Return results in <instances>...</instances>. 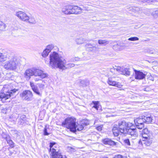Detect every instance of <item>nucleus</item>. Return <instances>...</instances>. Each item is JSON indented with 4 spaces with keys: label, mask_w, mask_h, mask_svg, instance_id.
I'll return each mask as SVG.
<instances>
[{
    "label": "nucleus",
    "mask_w": 158,
    "mask_h": 158,
    "mask_svg": "<svg viewBox=\"0 0 158 158\" xmlns=\"http://www.w3.org/2000/svg\"><path fill=\"white\" fill-rule=\"evenodd\" d=\"M15 15L19 19L23 21L27 22L29 16L24 12L19 11L15 12Z\"/></svg>",
    "instance_id": "9d476101"
},
{
    "label": "nucleus",
    "mask_w": 158,
    "mask_h": 158,
    "mask_svg": "<svg viewBox=\"0 0 158 158\" xmlns=\"http://www.w3.org/2000/svg\"><path fill=\"white\" fill-rule=\"evenodd\" d=\"M127 131L126 134H128L135 137L138 136V132L137 131L136 129H128L127 130Z\"/></svg>",
    "instance_id": "412c9836"
},
{
    "label": "nucleus",
    "mask_w": 158,
    "mask_h": 158,
    "mask_svg": "<svg viewBox=\"0 0 158 158\" xmlns=\"http://www.w3.org/2000/svg\"><path fill=\"white\" fill-rule=\"evenodd\" d=\"M20 96L23 99L30 101L32 97L33 94L30 91L27 90L23 91L20 94Z\"/></svg>",
    "instance_id": "1a4fd4ad"
},
{
    "label": "nucleus",
    "mask_w": 158,
    "mask_h": 158,
    "mask_svg": "<svg viewBox=\"0 0 158 158\" xmlns=\"http://www.w3.org/2000/svg\"><path fill=\"white\" fill-rule=\"evenodd\" d=\"M80 60V58L78 57H75L72 58L70 60V61L71 62H74L75 61H79Z\"/></svg>",
    "instance_id": "e433bc0d"
},
{
    "label": "nucleus",
    "mask_w": 158,
    "mask_h": 158,
    "mask_svg": "<svg viewBox=\"0 0 158 158\" xmlns=\"http://www.w3.org/2000/svg\"><path fill=\"white\" fill-rule=\"evenodd\" d=\"M98 43L100 44L106 45L109 43V41L106 40H98Z\"/></svg>",
    "instance_id": "cd10ccee"
},
{
    "label": "nucleus",
    "mask_w": 158,
    "mask_h": 158,
    "mask_svg": "<svg viewBox=\"0 0 158 158\" xmlns=\"http://www.w3.org/2000/svg\"><path fill=\"white\" fill-rule=\"evenodd\" d=\"M76 119L73 117H69L66 118L62 123L63 126L69 129L70 131L73 132L76 131H81L82 130L85 126L88 124L85 120L82 121L79 123L76 124Z\"/></svg>",
    "instance_id": "f03ea898"
},
{
    "label": "nucleus",
    "mask_w": 158,
    "mask_h": 158,
    "mask_svg": "<svg viewBox=\"0 0 158 158\" xmlns=\"http://www.w3.org/2000/svg\"><path fill=\"white\" fill-rule=\"evenodd\" d=\"M119 73L124 75H129L130 72L129 70V69L127 68H123L120 67H116L114 69Z\"/></svg>",
    "instance_id": "ddd939ff"
},
{
    "label": "nucleus",
    "mask_w": 158,
    "mask_h": 158,
    "mask_svg": "<svg viewBox=\"0 0 158 158\" xmlns=\"http://www.w3.org/2000/svg\"><path fill=\"white\" fill-rule=\"evenodd\" d=\"M34 76L35 77L34 80L35 82L42 80L48 76V74L41 69L33 67Z\"/></svg>",
    "instance_id": "39448f33"
},
{
    "label": "nucleus",
    "mask_w": 158,
    "mask_h": 158,
    "mask_svg": "<svg viewBox=\"0 0 158 158\" xmlns=\"http://www.w3.org/2000/svg\"><path fill=\"white\" fill-rule=\"evenodd\" d=\"M54 48V46L53 44H50L48 45L46 48V49L50 52L51 50Z\"/></svg>",
    "instance_id": "473e14b6"
},
{
    "label": "nucleus",
    "mask_w": 158,
    "mask_h": 158,
    "mask_svg": "<svg viewBox=\"0 0 158 158\" xmlns=\"http://www.w3.org/2000/svg\"><path fill=\"white\" fill-rule=\"evenodd\" d=\"M96 121H95L94 124H95V123H96Z\"/></svg>",
    "instance_id": "09e8293b"
},
{
    "label": "nucleus",
    "mask_w": 158,
    "mask_h": 158,
    "mask_svg": "<svg viewBox=\"0 0 158 158\" xmlns=\"http://www.w3.org/2000/svg\"><path fill=\"white\" fill-rule=\"evenodd\" d=\"M19 123L20 124H23L25 122L26 120V116L24 115H22L20 116L19 118Z\"/></svg>",
    "instance_id": "bb28decb"
},
{
    "label": "nucleus",
    "mask_w": 158,
    "mask_h": 158,
    "mask_svg": "<svg viewBox=\"0 0 158 158\" xmlns=\"http://www.w3.org/2000/svg\"><path fill=\"white\" fill-rule=\"evenodd\" d=\"M92 103H93L94 106L92 107V109L94 108L98 110L99 109H100L101 108V106L99 103V102L93 101L92 102Z\"/></svg>",
    "instance_id": "5701e85b"
},
{
    "label": "nucleus",
    "mask_w": 158,
    "mask_h": 158,
    "mask_svg": "<svg viewBox=\"0 0 158 158\" xmlns=\"http://www.w3.org/2000/svg\"><path fill=\"white\" fill-rule=\"evenodd\" d=\"M144 118H145V122L148 123H150L153 120V117L151 115H149L147 116H143Z\"/></svg>",
    "instance_id": "b1692460"
},
{
    "label": "nucleus",
    "mask_w": 158,
    "mask_h": 158,
    "mask_svg": "<svg viewBox=\"0 0 158 158\" xmlns=\"http://www.w3.org/2000/svg\"><path fill=\"white\" fill-rule=\"evenodd\" d=\"M10 87L9 85H6L3 86L2 89V92L0 93V101L2 102L9 101L10 97L13 93L16 92L18 90L15 89H10V90L8 88Z\"/></svg>",
    "instance_id": "7ed1b4c3"
},
{
    "label": "nucleus",
    "mask_w": 158,
    "mask_h": 158,
    "mask_svg": "<svg viewBox=\"0 0 158 158\" xmlns=\"http://www.w3.org/2000/svg\"><path fill=\"white\" fill-rule=\"evenodd\" d=\"M135 72V78L136 79L142 80L145 78L146 74L140 71L134 69Z\"/></svg>",
    "instance_id": "4468645a"
},
{
    "label": "nucleus",
    "mask_w": 158,
    "mask_h": 158,
    "mask_svg": "<svg viewBox=\"0 0 158 158\" xmlns=\"http://www.w3.org/2000/svg\"><path fill=\"white\" fill-rule=\"evenodd\" d=\"M51 143H54V144H53V147L54 148V149H57V145L56 144V143H55V142L51 143H50V144H51Z\"/></svg>",
    "instance_id": "a18cd8bd"
},
{
    "label": "nucleus",
    "mask_w": 158,
    "mask_h": 158,
    "mask_svg": "<svg viewBox=\"0 0 158 158\" xmlns=\"http://www.w3.org/2000/svg\"><path fill=\"white\" fill-rule=\"evenodd\" d=\"M6 55L0 52V63L6 60Z\"/></svg>",
    "instance_id": "a878e982"
},
{
    "label": "nucleus",
    "mask_w": 158,
    "mask_h": 158,
    "mask_svg": "<svg viewBox=\"0 0 158 158\" xmlns=\"http://www.w3.org/2000/svg\"><path fill=\"white\" fill-rule=\"evenodd\" d=\"M38 87L35 85L33 82H30V85L33 92L37 95L41 96L42 90L44 89L45 85L42 83L38 84Z\"/></svg>",
    "instance_id": "0eeeda50"
},
{
    "label": "nucleus",
    "mask_w": 158,
    "mask_h": 158,
    "mask_svg": "<svg viewBox=\"0 0 158 158\" xmlns=\"http://www.w3.org/2000/svg\"><path fill=\"white\" fill-rule=\"evenodd\" d=\"M103 125H101L100 126L97 127L96 128L97 130L98 131H101L102 130Z\"/></svg>",
    "instance_id": "79ce46f5"
},
{
    "label": "nucleus",
    "mask_w": 158,
    "mask_h": 158,
    "mask_svg": "<svg viewBox=\"0 0 158 158\" xmlns=\"http://www.w3.org/2000/svg\"><path fill=\"white\" fill-rule=\"evenodd\" d=\"M145 118L143 117H139L134 120V122L137 127L141 129L144 127L143 123H145Z\"/></svg>",
    "instance_id": "9b49d317"
},
{
    "label": "nucleus",
    "mask_w": 158,
    "mask_h": 158,
    "mask_svg": "<svg viewBox=\"0 0 158 158\" xmlns=\"http://www.w3.org/2000/svg\"><path fill=\"white\" fill-rule=\"evenodd\" d=\"M54 143H51L50 145V152L51 156V158H63L61 153L59 152L58 149L54 148Z\"/></svg>",
    "instance_id": "6e6552de"
},
{
    "label": "nucleus",
    "mask_w": 158,
    "mask_h": 158,
    "mask_svg": "<svg viewBox=\"0 0 158 158\" xmlns=\"http://www.w3.org/2000/svg\"><path fill=\"white\" fill-rule=\"evenodd\" d=\"M50 52L49 51L47 50V49H46V48L44 50L42 53V55L43 57H46L48 55V54Z\"/></svg>",
    "instance_id": "c756f323"
},
{
    "label": "nucleus",
    "mask_w": 158,
    "mask_h": 158,
    "mask_svg": "<svg viewBox=\"0 0 158 158\" xmlns=\"http://www.w3.org/2000/svg\"><path fill=\"white\" fill-rule=\"evenodd\" d=\"M67 150L69 152H75V149L71 147H68L67 148Z\"/></svg>",
    "instance_id": "72a5a7b5"
},
{
    "label": "nucleus",
    "mask_w": 158,
    "mask_h": 158,
    "mask_svg": "<svg viewBox=\"0 0 158 158\" xmlns=\"http://www.w3.org/2000/svg\"><path fill=\"white\" fill-rule=\"evenodd\" d=\"M6 26L3 22L0 21V33L5 30Z\"/></svg>",
    "instance_id": "393cba45"
},
{
    "label": "nucleus",
    "mask_w": 158,
    "mask_h": 158,
    "mask_svg": "<svg viewBox=\"0 0 158 158\" xmlns=\"http://www.w3.org/2000/svg\"><path fill=\"white\" fill-rule=\"evenodd\" d=\"M84 83H85V81H84V80H81L80 81V86H81V85H82L83 86H85V85L84 84Z\"/></svg>",
    "instance_id": "c03bdc74"
},
{
    "label": "nucleus",
    "mask_w": 158,
    "mask_h": 158,
    "mask_svg": "<svg viewBox=\"0 0 158 158\" xmlns=\"http://www.w3.org/2000/svg\"><path fill=\"white\" fill-rule=\"evenodd\" d=\"M124 142L128 146L131 145L129 140L128 139H127L124 140Z\"/></svg>",
    "instance_id": "4c0bfd02"
},
{
    "label": "nucleus",
    "mask_w": 158,
    "mask_h": 158,
    "mask_svg": "<svg viewBox=\"0 0 158 158\" xmlns=\"http://www.w3.org/2000/svg\"><path fill=\"white\" fill-rule=\"evenodd\" d=\"M7 143L10 145L11 146H13V142L10 140H7Z\"/></svg>",
    "instance_id": "a19ab883"
},
{
    "label": "nucleus",
    "mask_w": 158,
    "mask_h": 158,
    "mask_svg": "<svg viewBox=\"0 0 158 158\" xmlns=\"http://www.w3.org/2000/svg\"><path fill=\"white\" fill-rule=\"evenodd\" d=\"M49 63L48 61L46 60L45 62L46 64H48L49 66L52 69L59 68L64 70L71 68L75 65L73 63L66 64V60L57 53L55 52L51 53L49 56Z\"/></svg>",
    "instance_id": "f257e3e1"
},
{
    "label": "nucleus",
    "mask_w": 158,
    "mask_h": 158,
    "mask_svg": "<svg viewBox=\"0 0 158 158\" xmlns=\"http://www.w3.org/2000/svg\"><path fill=\"white\" fill-rule=\"evenodd\" d=\"M19 64L16 57L12 56L9 58V60L3 64L4 68L7 70H14L16 69Z\"/></svg>",
    "instance_id": "20e7f679"
},
{
    "label": "nucleus",
    "mask_w": 158,
    "mask_h": 158,
    "mask_svg": "<svg viewBox=\"0 0 158 158\" xmlns=\"http://www.w3.org/2000/svg\"><path fill=\"white\" fill-rule=\"evenodd\" d=\"M113 158H124V157L120 155H118L115 156Z\"/></svg>",
    "instance_id": "ea45409f"
},
{
    "label": "nucleus",
    "mask_w": 158,
    "mask_h": 158,
    "mask_svg": "<svg viewBox=\"0 0 158 158\" xmlns=\"http://www.w3.org/2000/svg\"><path fill=\"white\" fill-rule=\"evenodd\" d=\"M49 128L47 127V126H46L44 131V135H48L49 134Z\"/></svg>",
    "instance_id": "2f4dec72"
},
{
    "label": "nucleus",
    "mask_w": 158,
    "mask_h": 158,
    "mask_svg": "<svg viewBox=\"0 0 158 158\" xmlns=\"http://www.w3.org/2000/svg\"><path fill=\"white\" fill-rule=\"evenodd\" d=\"M152 142V140L151 138H143L142 141H139V144H141L142 145L143 144L146 146H149L150 145Z\"/></svg>",
    "instance_id": "f3484780"
},
{
    "label": "nucleus",
    "mask_w": 158,
    "mask_h": 158,
    "mask_svg": "<svg viewBox=\"0 0 158 158\" xmlns=\"http://www.w3.org/2000/svg\"><path fill=\"white\" fill-rule=\"evenodd\" d=\"M112 131L115 136H118L120 132V129L117 126H114L112 129Z\"/></svg>",
    "instance_id": "4be33fe9"
},
{
    "label": "nucleus",
    "mask_w": 158,
    "mask_h": 158,
    "mask_svg": "<svg viewBox=\"0 0 158 158\" xmlns=\"http://www.w3.org/2000/svg\"><path fill=\"white\" fill-rule=\"evenodd\" d=\"M143 2H153L154 1H157V0H142Z\"/></svg>",
    "instance_id": "37998d69"
},
{
    "label": "nucleus",
    "mask_w": 158,
    "mask_h": 158,
    "mask_svg": "<svg viewBox=\"0 0 158 158\" xmlns=\"http://www.w3.org/2000/svg\"><path fill=\"white\" fill-rule=\"evenodd\" d=\"M153 50H152L150 51L149 52L150 53H151V54H152L153 53Z\"/></svg>",
    "instance_id": "de8ad7c7"
},
{
    "label": "nucleus",
    "mask_w": 158,
    "mask_h": 158,
    "mask_svg": "<svg viewBox=\"0 0 158 158\" xmlns=\"http://www.w3.org/2000/svg\"><path fill=\"white\" fill-rule=\"evenodd\" d=\"M82 9L77 6H73L72 14H78L82 13Z\"/></svg>",
    "instance_id": "aec40b11"
},
{
    "label": "nucleus",
    "mask_w": 158,
    "mask_h": 158,
    "mask_svg": "<svg viewBox=\"0 0 158 158\" xmlns=\"http://www.w3.org/2000/svg\"><path fill=\"white\" fill-rule=\"evenodd\" d=\"M133 124L130 122H127L125 121H120L118 122V128L120 129V133L123 134H126L128 128L131 127Z\"/></svg>",
    "instance_id": "423d86ee"
},
{
    "label": "nucleus",
    "mask_w": 158,
    "mask_h": 158,
    "mask_svg": "<svg viewBox=\"0 0 158 158\" xmlns=\"http://www.w3.org/2000/svg\"><path fill=\"white\" fill-rule=\"evenodd\" d=\"M102 143L105 144L109 145L111 146L116 145L117 143L109 139H105L102 140Z\"/></svg>",
    "instance_id": "6ab92c4d"
},
{
    "label": "nucleus",
    "mask_w": 158,
    "mask_h": 158,
    "mask_svg": "<svg viewBox=\"0 0 158 158\" xmlns=\"http://www.w3.org/2000/svg\"><path fill=\"white\" fill-rule=\"evenodd\" d=\"M107 83L110 85L116 86L119 88H121L122 86V85L120 83L115 81L113 77H109Z\"/></svg>",
    "instance_id": "f8f14e48"
},
{
    "label": "nucleus",
    "mask_w": 158,
    "mask_h": 158,
    "mask_svg": "<svg viewBox=\"0 0 158 158\" xmlns=\"http://www.w3.org/2000/svg\"><path fill=\"white\" fill-rule=\"evenodd\" d=\"M33 67L26 69L24 73V77L27 79H29L31 77L34 76Z\"/></svg>",
    "instance_id": "2eb2a0df"
},
{
    "label": "nucleus",
    "mask_w": 158,
    "mask_h": 158,
    "mask_svg": "<svg viewBox=\"0 0 158 158\" xmlns=\"http://www.w3.org/2000/svg\"><path fill=\"white\" fill-rule=\"evenodd\" d=\"M85 40L83 38L77 39L76 40V41L77 44H82L83 43Z\"/></svg>",
    "instance_id": "c85d7f7f"
},
{
    "label": "nucleus",
    "mask_w": 158,
    "mask_h": 158,
    "mask_svg": "<svg viewBox=\"0 0 158 158\" xmlns=\"http://www.w3.org/2000/svg\"><path fill=\"white\" fill-rule=\"evenodd\" d=\"M91 48H92L93 50H95L96 48V47L95 46H94Z\"/></svg>",
    "instance_id": "49530a36"
},
{
    "label": "nucleus",
    "mask_w": 158,
    "mask_h": 158,
    "mask_svg": "<svg viewBox=\"0 0 158 158\" xmlns=\"http://www.w3.org/2000/svg\"><path fill=\"white\" fill-rule=\"evenodd\" d=\"M73 9V6H68L63 8L62 11L63 13L65 14H72Z\"/></svg>",
    "instance_id": "dca6fc26"
},
{
    "label": "nucleus",
    "mask_w": 158,
    "mask_h": 158,
    "mask_svg": "<svg viewBox=\"0 0 158 158\" xmlns=\"http://www.w3.org/2000/svg\"><path fill=\"white\" fill-rule=\"evenodd\" d=\"M151 133L148 131L147 128L144 129L142 131V136L143 138H151Z\"/></svg>",
    "instance_id": "a211bd4d"
},
{
    "label": "nucleus",
    "mask_w": 158,
    "mask_h": 158,
    "mask_svg": "<svg viewBox=\"0 0 158 158\" xmlns=\"http://www.w3.org/2000/svg\"><path fill=\"white\" fill-rule=\"evenodd\" d=\"M152 15L155 17H158V10H156L153 12Z\"/></svg>",
    "instance_id": "f704fd0d"
},
{
    "label": "nucleus",
    "mask_w": 158,
    "mask_h": 158,
    "mask_svg": "<svg viewBox=\"0 0 158 158\" xmlns=\"http://www.w3.org/2000/svg\"><path fill=\"white\" fill-rule=\"evenodd\" d=\"M27 21H28L29 23L32 24H35L36 23V21L34 18L32 17H29Z\"/></svg>",
    "instance_id": "7c9ffc66"
},
{
    "label": "nucleus",
    "mask_w": 158,
    "mask_h": 158,
    "mask_svg": "<svg viewBox=\"0 0 158 158\" xmlns=\"http://www.w3.org/2000/svg\"><path fill=\"white\" fill-rule=\"evenodd\" d=\"M148 78L149 80H151L152 81H153L154 80V77L152 76H151L150 73L149 74V75H148Z\"/></svg>",
    "instance_id": "58836bf2"
},
{
    "label": "nucleus",
    "mask_w": 158,
    "mask_h": 158,
    "mask_svg": "<svg viewBox=\"0 0 158 158\" xmlns=\"http://www.w3.org/2000/svg\"><path fill=\"white\" fill-rule=\"evenodd\" d=\"M139 38L136 37L130 38L128 39V40L130 41H136L139 40Z\"/></svg>",
    "instance_id": "c9c22d12"
}]
</instances>
